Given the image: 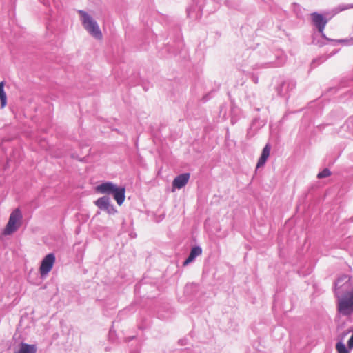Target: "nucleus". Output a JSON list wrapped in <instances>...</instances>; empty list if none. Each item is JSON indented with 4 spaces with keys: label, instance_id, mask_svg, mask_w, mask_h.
I'll use <instances>...</instances> for the list:
<instances>
[{
    "label": "nucleus",
    "instance_id": "7",
    "mask_svg": "<svg viewBox=\"0 0 353 353\" xmlns=\"http://www.w3.org/2000/svg\"><path fill=\"white\" fill-rule=\"evenodd\" d=\"M311 18L312 22L316 26L319 32H323L327 21L324 18V17L321 14L317 12L312 13Z\"/></svg>",
    "mask_w": 353,
    "mask_h": 353
},
{
    "label": "nucleus",
    "instance_id": "1",
    "mask_svg": "<svg viewBox=\"0 0 353 353\" xmlns=\"http://www.w3.org/2000/svg\"><path fill=\"white\" fill-rule=\"evenodd\" d=\"M341 279L336 283V294L341 296L338 300V312L343 316L353 314V289L349 281L341 285Z\"/></svg>",
    "mask_w": 353,
    "mask_h": 353
},
{
    "label": "nucleus",
    "instance_id": "2",
    "mask_svg": "<svg viewBox=\"0 0 353 353\" xmlns=\"http://www.w3.org/2000/svg\"><path fill=\"white\" fill-rule=\"evenodd\" d=\"M97 192L101 194H112L119 205H121L125 198L124 187H118L112 182L103 183L96 188Z\"/></svg>",
    "mask_w": 353,
    "mask_h": 353
},
{
    "label": "nucleus",
    "instance_id": "10",
    "mask_svg": "<svg viewBox=\"0 0 353 353\" xmlns=\"http://www.w3.org/2000/svg\"><path fill=\"white\" fill-rule=\"evenodd\" d=\"M202 253V250L199 247H194L190 253L187 258V259L184 261L183 265H187L190 263H191L196 256H199Z\"/></svg>",
    "mask_w": 353,
    "mask_h": 353
},
{
    "label": "nucleus",
    "instance_id": "12",
    "mask_svg": "<svg viewBox=\"0 0 353 353\" xmlns=\"http://www.w3.org/2000/svg\"><path fill=\"white\" fill-rule=\"evenodd\" d=\"M4 81L0 82V101H1V108H3L7 104V97L6 94L4 91Z\"/></svg>",
    "mask_w": 353,
    "mask_h": 353
},
{
    "label": "nucleus",
    "instance_id": "5",
    "mask_svg": "<svg viewBox=\"0 0 353 353\" xmlns=\"http://www.w3.org/2000/svg\"><path fill=\"white\" fill-rule=\"evenodd\" d=\"M55 256L52 253L47 254L41 261L39 272L41 276L47 275L52 269L55 263Z\"/></svg>",
    "mask_w": 353,
    "mask_h": 353
},
{
    "label": "nucleus",
    "instance_id": "9",
    "mask_svg": "<svg viewBox=\"0 0 353 353\" xmlns=\"http://www.w3.org/2000/svg\"><path fill=\"white\" fill-rule=\"evenodd\" d=\"M95 205L101 210L109 211L110 199L107 196L101 197L95 201Z\"/></svg>",
    "mask_w": 353,
    "mask_h": 353
},
{
    "label": "nucleus",
    "instance_id": "8",
    "mask_svg": "<svg viewBox=\"0 0 353 353\" xmlns=\"http://www.w3.org/2000/svg\"><path fill=\"white\" fill-rule=\"evenodd\" d=\"M271 147L270 144H266V145L263 148L262 150L261 155L258 161L256 168H259L262 167L265 163L267 159H268L270 154Z\"/></svg>",
    "mask_w": 353,
    "mask_h": 353
},
{
    "label": "nucleus",
    "instance_id": "6",
    "mask_svg": "<svg viewBox=\"0 0 353 353\" xmlns=\"http://www.w3.org/2000/svg\"><path fill=\"white\" fill-rule=\"evenodd\" d=\"M190 173H184L176 176L172 181V192L174 189H181L184 187L190 179Z\"/></svg>",
    "mask_w": 353,
    "mask_h": 353
},
{
    "label": "nucleus",
    "instance_id": "11",
    "mask_svg": "<svg viewBox=\"0 0 353 353\" xmlns=\"http://www.w3.org/2000/svg\"><path fill=\"white\" fill-rule=\"evenodd\" d=\"M36 350L34 345L21 343L19 350L15 353H35Z\"/></svg>",
    "mask_w": 353,
    "mask_h": 353
},
{
    "label": "nucleus",
    "instance_id": "3",
    "mask_svg": "<svg viewBox=\"0 0 353 353\" xmlns=\"http://www.w3.org/2000/svg\"><path fill=\"white\" fill-rule=\"evenodd\" d=\"M79 13L81 16L82 24L84 28L93 37L98 40H101L103 34L97 21L85 11L80 10L79 11Z\"/></svg>",
    "mask_w": 353,
    "mask_h": 353
},
{
    "label": "nucleus",
    "instance_id": "13",
    "mask_svg": "<svg viewBox=\"0 0 353 353\" xmlns=\"http://www.w3.org/2000/svg\"><path fill=\"white\" fill-rule=\"evenodd\" d=\"M330 175H331V172L330 171V170L327 168H325L322 172H319L317 174V177L319 179H322V178L327 177Z\"/></svg>",
    "mask_w": 353,
    "mask_h": 353
},
{
    "label": "nucleus",
    "instance_id": "4",
    "mask_svg": "<svg viewBox=\"0 0 353 353\" xmlns=\"http://www.w3.org/2000/svg\"><path fill=\"white\" fill-rule=\"evenodd\" d=\"M22 220V214L19 208L14 210L10 215L8 222L6 225L3 234L10 235L17 230L21 226Z\"/></svg>",
    "mask_w": 353,
    "mask_h": 353
}]
</instances>
